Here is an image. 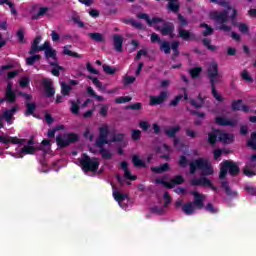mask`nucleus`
<instances>
[{
  "label": "nucleus",
  "mask_w": 256,
  "mask_h": 256,
  "mask_svg": "<svg viewBox=\"0 0 256 256\" xmlns=\"http://www.w3.org/2000/svg\"><path fill=\"white\" fill-rule=\"evenodd\" d=\"M178 165L179 167H181V169H185V167L189 165L191 175H195V173H197V170L202 171L203 177H209L215 174L213 164L211 163V161H209V159L206 158H197L189 163V159H187V156L181 155L179 157Z\"/></svg>",
  "instance_id": "obj_1"
},
{
  "label": "nucleus",
  "mask_w": 256,
  "mask_h": 256,
  "mask_svg": "<svg viewBox=\"0 0 256 256\" xmlns=\"http://www.w3.org/2000/svg\"><path fill=\"white\" fill-rule=\"evenodd\" d=\"M227 173L230 177H237L241 174V168L239 167V162L233 160H224L220 164L219 179L223 181L226 179Z\"/></svg>",
  "instance_id": "obj_2"
},
{
  "label": "nucleus",
  "mask_w": 256,
  "mask_h": 256,
  "mask_svg": "<svg viewBox=\"0 0 256 256\" xmlns=\"http://www.w3.org/2000/svg\"><path fill=\"white\" fill-rule=\"evenodd\" d=\"M78 161L84 173H97V171H99V166L101 165L99 158L91 157L87 153H82Z\"/></svg>",
  "instance_id": "obj_3"
},
{
  "label": "nucleus",
  "mask_w": 256,
  "mask_h": 256,
  "mask_svg": "<svg viewBox=\"0 0 256 256\" xmlns=\"http://www.w3.org/2000/svg\"><path fill=\"white\" fill-rule=\"evenodd\" d=\"M192 195L194 197L193 202H187L182 206V211L185 213V215H193L195 213V209H203L205 207V203L203 200L205 199V196L200 194L197 191H193Z\"/></svg>",
  "instance_id": "obj_4"
},
{
  "label": "nucleus",
  "mask_w": 256,
  "mask_h": 256,
  "mask_svg": "<svg viewBox=\"0 0 256 256\" xmlns=\"http://www.w3.org/2000/svg\"><path fill=\"white\" fill-rule=\"evenodd\" d=\"M189 25V21L183 16L181 13L178 14V37L183 39V41H195L197 39V35L195 33H191L189 30L184 29Z\"/></svg>",
  "instance_id": "obj_5"
},
{
  "label": "nucleus",
  "mask_w": 256,
  "mask_h": 256,
  "mask_svg": "<svg viewBox=\"0 0 256 256\" xmlns=\"http://www.w3.org/2000/svg\"><path fill=\"white\" fill-rule=\"evenodd\" d=\"M210 18L220 25L218 27L219 31H225L226 33H229V31H231V26L225 24L227 23V21H229V9L214 11L210 13Z\"/></svg>",
  "instance_id": "obj_6"
},
{
  "label": "nucleus",
  "mask_w": 256,
  "mask_h": 256,
  "mask_svg": "<svg viewBox=\"0 0 256 256\" xmlns=\"http://www.w3.org/2000/svg\"><path fill=\"white\" fill-rule=\"evenodd\" d=\"M79 141V134L77 133H68L67 138H63V135L58 134L56 136V144L60 149H65V147H69L73 143H77Z\"/></svg>",
  "instance_id": "obj_7"
},
{
  "label": "nucleus",
  "mask_w": 256,
  "mask_h": 256,
  "mask_svg": "<svg viewBox=\"0 0 256 256\" xmlns=\"http://www.w3.org/2000/svg\"><path fill=\"white\" fill-rule=\"evenodd\" d=\"M207 79L210 85H215L219 83V78H221V74H219V64L217 62H212L207 68Z\"/></svg>",
  "instance_id": "obj_8"
},
{
  "label": "nucleus",
  "mask_w": 256,
  "mask_h": 256,
  "mask_svg": "<svg viewBox=\"0 0 256 256\" xmlns=\"http://www.w3.org/2000/svg\"><path fill=\"white\" fill-rule=\"evenodd\" d=\"M99 135L95 142V147H101L102 145H109L111 140H109V134L111 133L109 131V126L107 124H104L102 127L98 129Z\"/></svg>",
  "instance_id": "obj_9"
},
{
  "label": "nucleus",
  "mask_w": 256,
  "mask_h": 256,
  "mask_svg": "<svg viewBox=\"0 0 256 256\" xmlns=\"http://www.w3.org/2000/svg\"><path fill=\"white\" fill-rule=\"evenodd\" d=\"M190 185L192 187H210L211 190L217 193V187L207 177L193 178L190 181Z\"/></svg>",
  "instance_id": "obj_10"
},
{
  "label": "nucleus",
  "mask_w": 256,
  "mask_h": 256,
  "mask_svg": "<svg viewBox=\"0 0 256 256\" xmlns=\"http://www.w3.org/2000/svg\"><path fill=\"white\" fill-rule=\"evenodd\" d=\"M157 31H160L161 35L169 36L171 39H175V26L169 22H164L163 27L158 26Z\"/></svg>",
  "instance_id": "obj_11"
},
{
  "label": "nucleus",
  "mask_w": 256,
  "mask_h": 256,
  "mask_svg": "<svg viewBox=\"0 0 256 256\" xmlns=\"http://www.w3.org/2000/svg\"><path fill=\"white\" fill-rule=\"evenodd\" d=\"M42 85L46 97L49 99H51V97H55V87H53V81L51 79L44 78L42 80Z\"/></svg>",
  "instance_id": "obj_12"
},
{
  "label": "nucleus",
  "mask_w": 256,
  "mask_h": 256,
  "mask_svg": "<svg viewBox=\"0 0 256 256\" xmlns=\"http://www.w3.org/2000/svg\"><path fill=\"white\" fill-rule=\"evenodd\" d=\"M3 101H7V103H15L17 101V94L13 91V84L11 82L7 84L5 99H1L0 103H3Z\"/></svg>",
  "instance_id": "obj_13"
},
{
  "label": "nucleus",
  "mask_w": 256,
  "mask_h": 256,
  "mask_svg": "<svg viewBox=\"0 0 256 256\" xmlns=\"http://www.w3.org/2000/svg\"><path fill=\"white\" fill-rule=\"evenodd\" d=\"M221 188L224 190L226 193L227 197H230L231 199L237 198V191L231 189V186H229V182L227 180H223L221 182Z\"/></svg>",
  "instance_id": "obj_14"
},
{
  "label": "nucleus",
  "mask_w": 256,
  "mask_h": 256,
  "mask_svg": "<svg viewBox=\"0 0 256 256\" xmlns=\"http://www.w3.org/2000/svg\"><path fill=\"white\" fill-rule=\"evenodd\" d=\"M167 99V92H161L158 96H151L150 97V105H161Z\"/></svg>",
  "instance_id": "obj_15"
},
{
  "label": "nucleus",
  "mask_w": 256,
  "mask_h": 256,
  "mask_svg": "<svg viewBox=\"0 0 256 256\" xmlns=\"http://www.w3.org/2000/svg\"><path fill=\"white\" fill-rule=\"evenodd\" d=\"M113 45H114L115 51H117L118 53H123V36L119 34H114Z\"/></svg>",
  "instance_id": "obj_16"
},
{
  "label": "nucleus",
  "mask_w": 256,
  "mask_h": 256,
  "mask_svg": "<svg viewBox=\"0 0 256 256\" xmlns=\"http://www.w3.org/2000/svg\"><path fill=\"white\" fill-rule=\"evenodd\" d=\"M36 110H37V104H35V102H27L26 111L24 113L25 117H29V115H33L35 119H39V115L35 114Z\"/></svg>",
  "instance_id": "obj_17"
},
{
  "label": "nucleus",
  "mask_w": 256,
  "mask_h": 256,
  "mask_svg": "<svg viewBox=\"0 0 256 256\" xmlns=\"http://www.w3.org/2000/svg\"><path fill=\"white\" fill-rule=\"evenodd\" d=\"M42 39L43 37L41 35L35 37V39L31 43L29 55H35L36 53H39V49L41 48V46H39V43H41Z\"/></svg>",
  "instance_id": "obj_18"
},
{
  "label": "nucleus",
  "mask_w": 256,
  "mask_h": 256,
  "mask_svg": "<svg viewBox=\"0 0 256 256\" xmlns=\"http://www.w3.org/2000/svg\"><path fill=\"white\" fill-rule=\"evenodd\" d=\"M219 141L221 143H225L226 145H229L235 141V136L233 134L221 132L219 134Z\"/></svg>",
  "instance_id": "obj_19"
},
{
  "label": "nucleus",
  "mask_w": 256,
  "mask_h": 256,
  "mask_svg": "<svg viewBox=\"0 0 256 256\" xmlns=\"http://www.w3.org/2000/svg\"><path fill=\"white\" fill-rule=\"evenodd\" d=\"M215 121L220 127H235V120H228L225 117H216Z\"/></svg>",
  "instance_id": "obj_20"
},
{
  "label": "nucleus",
  "mask_w": 256,
  "mask_h": 256,
  "mask_svg": "<svg viewBox=\"0 0 256 256\" xmlns=\"http://www.w3.org/2000/svg\"><path fill=\"white\" fill-rule=\"evenodd\" d=\"M152 173H156L157 175H161L162 173H166V171H169L170 166L169 163H164L161 166H152L151 168Z\"/></svg>",
  "instance_id": "obj_21"
},
{
  "label": "nucleus",
  "mask_w": 256,
  "mask_h": 256,
  "mask_svg": "<svg viewBox=\"0 0 256 256\" xmlns=\"http://www.w3.org/2000/svg\"><path fill=\"white\" fill-rule=\"evenodd\" d=\"M183 183H185V178L181 175H176L168 182V189H173L175 185H183Z\"/></svg>",
  "instance_id": "obj_22"
},
{
  "label": "nucleus",
  "mask_w": 256,
  "mask_h": 256,
  "mask_svg": "<svg viewBox=\"0 0 256 256\" xmlns=\"http://www.w3.org/2000/svg\"><path fill=\"white\" fill-rule=\"evenodd\" d=\"M219 135H220V131L219 130H214L212 132L208 133V143L209 145H211L212 147L214 145H216L217 141H219Z\"/></svg>",
  "instance_id": "obj_23"
},
{
  "label": "nucleus",
  "mask_w": 256,
  "mask_h": 256,
  "mask_svg": "<svg viewBox=\"0 0 256 256\" xmlns=\"http://www.w3.org/2000/svg\"><path fill=\"white\" fill-rule=\"evenodd\" d=\"M48 63L51 67H54L51 70L52 75H54V77H59V75H61L60 71H63V66H60L58 61H49Z\"/></svg>",
  "instance_id": "obj_24"
},
{
  "label": "nucleus",
  "mask_w": 256,
  "mask_h": 256,
  "mask_svg": "<svg viewBox=\"0 0 256 256\" xmlns=\"http://www.w3.org/2000/svg\"><path fill=\"white\" fill-rule=\"evenodd\" d=\"M96 147L99 149V153L102 159H106V160L113 159V154L109 150H107V148H105V145L96 146Z\"/></svg>",
  "instance_id": "obj_25"
},
{
  "label": "nucleus",
  "mask_w": 256,
  "mask_h": 256,
  "mask_svg": "<svg viewBox=\"0 0 256 256\" xmlns=\"http://www.w3.org/2000/svg\"><path fill=\"white\" fill-rule=\"evenodd\" d=\"M179 131H181V126L177 125L174 126L168 130L165 131V135H167V137H170V139H175L177 137V133H179Z\"/></svg>",
  "instance_id": "obj_26"
},
{
  "label": "nucleus",
  "mask_w": 256,
  "mask_h": 256,
  "mask_svg": "<svg viewBox=\"0 0 256 256\" xmlns=\"http://www.w3.org/2000/svg\"><path fill=\"white\" fill-rule=\"evenodd\" d=\"M132 163H133L134 167H138V168H142V169L147 168V164L145 163V161L141 160L139 155H134L132 157Z\"/></svg>",
  "instance_id": "obj_27"
},
{
  "label": "nucleus",
  "mask_w": 256,
  "mask_h": 256,
  "mask_svg": "<svg viewBox=\"0 0 256 256\" xmlns=\"http://www.w3.org/2000/svg\"><path fill=\"white\" fill-rule=\"evenodd\" d=\"M44 57L46 61H49V59H52V61H58L57 60V50L50 48V50L44 51Z\"/></svg>",
  "instance_id": "obj_28"
},
{
  "label": "nucleus",
  "mask_w": 256,
  "mask_h": 256,
  "mask_svg": "<svg viewBox=\"0 0 256 256\" xmlns=\"http://www.w3.org/2000/svg\"><path fill=\"white\" fill-rule=\"evenodd\" d=\"M112 188L114 189L113 197H114L115 201H117L118 203H123V201H125L127 199V194H123V193L117 191L115 186H112Z\"/></svg>",
  "instance_id": "obj_29"
},
{
  "label": "nucleus",
  "mask_w": 256,
  "mask_h": 256,
  "mask_svg": "<svg viewBox=\"0 0 256 256\" xmlns=\"http://www.w3.org/2000/svg\"><path fill=\"white\" fill-rule=\"evenodd\" d=\"M123 23H125V25H131L135 29H139L140 31H143V24H141L140 22L135 21V19H133V18L124 19Z\"/></svg>",
  "instance_id": "obj_30"
},
{
  "label": "nucleus",
  "mask_w": 256,
  "mask_h": 256,
  "mask_svg": "<svg viewBox=\"0 0 256 256\" xmlns=\"http://www.w3.org/2000/svg\"><path fill=\"white\" fill-rule=\"evenodd\" d=\"M69 49H71V45L64 46L63 47V54L64 55H68L69 57H75L76 59H81L83 57L79 53L73 52V51H71Z\"/></svg>",
  "instance_id": "obj_31"
},
{
  "label": "nucleus",
  "mask_w": 256,
  "mask_h": 256,
  "mask_svg": "<svg viewBox=\"0 0 256 256\" xmlns=\"http://www.w3.org/2000/svg\"><path fill=\"white\" fill-rule=\"evenodd\" d=\"M17 113V106L12 107L11 109L5 110L3 117L6 119L7 123L13 119V114Z\"/></svg>",
  "instance_id": "obj_32"
},
{
  "label": "nucleus",
  "mask_w": 256,
  "mask_h": 256,
  "mask_svg": "<svg viewBox=\"0 0 256 256\" xmlns=\"http://www.w3.org/2000/svg\"><path fill=\"white\" fill-rule=\"evenodd\" d=\"M37 151L35 146L24 145L20 150L21 155H33Z\"/></svg>",
  "instance_id": "obj_33"
},
{
  "label": "nucleus",
  "mask_w": 256,
  "mask_h": 256,
  "mask_svg": "<svg viewBox=\"0 0 256 256\" xmlns=\"http://www.w3.org/2000/svg\"><path fill=\"white\" fill-rule=\"evenodd\" d=\"M41 61V55L39 54H32V56L26 58V65L33 66L35 63Z\"/></svg>",
  "instance_id": "obj_34"
},
{
  "label": "nucleus",
  "mask_w": 256,
  "mask_h": 256,
  "mask_svg": "<svg viewBox=\"0 0 256 256\" xmlns=\"http://www.w3.org/2000/svg\"><path fill=\"white\" fill-rule=\"evenodd\" d=\"M247 147H250L252 151H256V131L250 134V139L247 141Z\"/></svg>",
  "instance_id": "obj_35"
},
{
  "label": "nucleus",
  "mask_w": 256,
  "mask_h": 256,
  "mask_svg": "<svg viewBox=\"0 0 256 256\" xmlns=\"http://www.w3.org/2000/svg\"><path fill=\"white\" fill-rule=\"evenodd\" d=\"M202 44L204 45V47H206V49H208V51H211L212 53H215V51H217V46L211 45V39L209 38H203Z\"/></svg>",
  "instance_id": "obj_36"
},
{
  "label": "nucleus",
  "mask_w": 256,
  "mask_h": 256,
  "mask_svg": "<svg viewBox=\"0 0 256 256\" xmlns=\"http://www.w3.org/2000/svg\"><path fill=\"white\" fill-rule=\"evenodd\" d=\"M198 99L200 103H197V101H195L194 99H189L190 105H192V107H195V109H201L203 107V103H205V98L201 97V94L198 95Z\"/></svg>",
  "instance_id": "obj_37"
},
{
  "label": "nucleus",
  "mask_w": 256,
  "mask_h": 256,
  "mask_svg": "<svg viewBox=\"0 0 256 256\" xmlns=\"http://www.w3.org/2000/svg\"><path fill=\"white\" fill-rule=\"evenodd\" d=\"M87 94L90 96V97H94V99H96L97 101H99L100 103L104 101V97L103 96H99L97 95V93H95V90H93V88L91 86H88L87 89Z\"/></svg>",
  "instance_id": "obj_38"
},
{
  "label": "nucleus",
  "mask_w": 256,
  "mask_h": 256,
  "mask_svg": "<svg viewBox=\"0 0 256 256\" xmlns=\"http://www.w3.org/2000/svg\"><path fill=\"white\" fill-rule=\"evenodd\" d=\"M202 71H203V68H201V67H194V68L189 70V73H190V76L193 79H198V77H201Z\"/></svg>",
  "instance_id": "obj_39"
},
{
  "label": "nucleus",
  "mask_w": 256,
  "mask_h": 256,
  "mask_svg": "<svg viewBox=\"0 0 256 256\" xmlns=\"http://www.w3.org/2000/svg\"><path fill=\"white\" fill-rule=\"evenodd\" d=\"M125 141V134L117 133L112 136L110 143H123Z\"/></svg>",
  "instance_id": "obj_40"
},
{
  "label": "nucleus",
  "mask_w": 256,
  "mask_h": 256,
  "mask_svg": "<svg viewBox=\"0 0 256 256\" xmlns=\"http://www.w3.org/2000/svg\"><path fill=\"white\" fill-rule=\"evenodd\" d=\"M72 87L69 86L67 83L62 82L61 84V93L63 97H67V95H71Z\"/></svg>",
  "instance_id": "obj_41"
},
{
  "label": "nucleus",
  "mask_w": 256,
  "mask_h": 256,
  "mask_svg": "<svg viewBox=\"0 0 256 256\" xmlns=\"http://www.w3.org/2000/svg\"><path fill=\"white\" fill-rule=\"evenodd\" d=\"M90 39L93 41H96L97 43H103L105 41V38H103V34L95 32V33H89L88 34Z\"/></svg>",
  "instance_id": "obj_42"
},
{
  "label": "nucleus",
  "mask_w": 256,
  "mask_h": 256,
  "mask_svg": "<svg viewBox=\"0 0 256 256\" xmlns=\"http://www.w3.org/2000/svg\"><path fill=\"white\" fill-rule=\"evenodd\" d=\"M160 51H163L165 55H169L171 53V44L167 41L161 42Z\"/></svg>",
  "instance_id": "obj_43"
},
{
  "label": "nucleus",
  "mask_w": 256,
  "mask_h": 256,
  "mask_svg": "<svg viewBox=\"0 0 256 256\" xmlns=\"http://www.w3.org/2000/svg\"><path fill=\"white\" fill-rule=\"evenodd\" d=\"M70 111L72 113V115H79V111L81 110V107L79 106V104H77V102L70 100Z\"/></svg>",
  "instance_id": "obj_44"
},
{
  "label": "nucleus",
  "mask_w": 256,
  "mask_h": 256,
  "mask_svg": "<svg viewBox=\"0 0 256 256\" xmlns=\"http://www.w3.org/2000/svg\"><path fill=\"white\" fill-rule=\"evenodd\" d=\"M210 85H211L212 95H213L214 99H216V101H219L221 103L224 100L223 96H221L217 92V87L215 86V84H210Z\"/></svg>",
  "instance_id": "obj_45"
},
{
  "label": "nucleus",
  "mask_w": 256,
  "mask_h": 256,
  "mask_svg": "<svg viewBox=\"0 0 256 256\" xmlns=\"http://www.w3.org/2000/svg\"><path fill=\"white\" fill-rule=\"evenodd\" d=\"M243 105V100L242 99H238V100H233L232 101V111H241V107Z\"/></svg>",
  "instance_id": "obj_46"
},
{
  "label": "nucleus",
  "mask_w": 256,
  "mask_h": 256,
  "mask_svg": "<svg viewBox=\"0 0 256 256\" xmlns=\"http://www.w3.org/2000/svg\"><path fill=\"white\" fill-rule=\"evenodd\" d=\"M47 11H49V8H47V7L39 8L38 13L32 16V20L35 21V20L39 19V17H43V15H45L47 13Z\"/></svg>",
  "instance_id": "obj_47"
},
{
  "label": "nucleus",
  "mask_w": 256,
  "mask_h": 256,
  "mask_svg": "<svg viewBox=\"0 0 256 256\" xmlns=\"http://www.w3.org/2000/svg\"><path fill=\"white\" fill-rule=\"evenodd\" d=\"M240 77L243 79V81H247V83H253V77L249 74V71L243 70L240 74Z\"/></svg>",
  "instance_id": "obj_48"
},
{
  "label": "nucleus",
  "mask_w": 256,
  "mask_h": 256,
  "mask_svg": "<svg viewBox=\"0 0 256 256\" xmlns=\"http://www.w3.org/2000/svg\"><path fill=\"white\" fill-rule=\"evenodd\" d=\"M150 211L155 215H165V209L162 206H153Z\"/></svg>",
  "instance_id": "obj_49"
},
{
  "label": "nucleus",
  "mask_w": 256,
  "mask_h": 256,
  "mask_svg": "<svg viewBox=\"0 0 256 256\" xmlns=\"http://www.w3.org/2000/svg\"><path fill=\"white\" fill-rule=\"evenodd\" d=\"M102 67H103V71H104V73H106V75H115V73H117V69L114 67H111L106 64H104Z\"/></svg>",
  "instance_id": "obj_50"
},
{
  "label": "nucleus",
  "mask_w": 256,
  "mask_h": 256,
  "mask_svg": "<svg viewBox=\"0 0 256 256\" xmlns=\"http://www.w3.org/2000/svg\"><path fill=\"white\" fill-rule=\"evenodd\" d=\"M135 81H136L135 76L125 75L124 79H123V85H124V87H127V85H133V83H135Z\"/></svg>",
  "instance_id": "obj_51"
},
{
  "label": "nucleus",
  "mask_w": 256,
  "mask_h": 256,
  "mask_svg": "<svg viewBox=\"0 0 256 256\" xmlns=\"http://www.w3.org/2000/svg\"><path fill=\"white\" fill-rule=\"evenodd\" d=\"M132 99L133 98L131 96H120L115 99V103H117L118 105H121L123 103H129V101H131Z\"/></svg>",
  "instance_id": "obj_52"
},
{
  "label": "nucleus",
  "mask_w": 256,
  "mask_h": 256,
  "mask_svg": "<svg viewBox=\"0 0 256 256\" xmlns=\"http://www.w3.org/2000/svg\"><path fill=\"white\" fill-rule=\"evenodd\" d=\"M251 169L253 168L246 164V166L243 168V174L246 175V177H255V171Z\"/></svg>",
  "instance_id": "obj_53"
},
{
  "label": "nucleus",
  "mask_w": 256,
  "mask_h": 256,
  "mask_svg": "<svg viewBox=\"0 0 256 256\" xmlns=\"http://www.w3.org/2000/svg\"><path fill=\"white\" fill-rule=\"evenodd\" d=\"M211 3H217L218 5H221V7H225L228 10H231V4L225 0H210Z\"/></svg>",
  "instance_id": "obj_54"
},
{
  "label": "nucleus",
  "mask_w": 256,
  "mask_h": 256,
  "mask_svg": "<svg viewBox=\"0 0 256 256\" xmlns=\"http://www.w3.org/2000/svg\"><path fill=\"white\" fill-rule=\"evenodd\" d=\"M205 209L208 213H211L212 215H217V213H219V209H217L213 204L208 203L205 206Z\"/></svg>",
  "instance_id": "obj_55"
},
{
  "label": "nucleus",
  "mask_w": 256,
  "mask_h": 256,
  "mask_svg": "<svg viewBox=\"0 0 256 256\" xmlns=\"http://www.w3.org/2000/svg\"><path fill=\"white\" fill-rule=\"evenodd\" d=\"M126 109H130L132 111H141V109H143V104H141L140 102L130 104L126 106Z\"/></svg>",
  "instance_id": "obj_56"
},
{
  "label": "nucleus",
  "mask_w": 256,
  "mask_h": 256,
  "mask_svg": "<svg viewBox=\"0 0 256 256\" xmlns=\"http://www.w3.org/2000/svg\"><path fill=\"white\" fill-rule=\"evenodd\" d=\"M148 55L147 49H141L137 52L134 61H140L141 57H148Z\"/></svg>",
  "instance_id": "obj_57"
},
{
  "label": "nucleus",
  "mask_w": 256,
  "mask_h": 256,
  "mask_svg": "<svg viewBox=\"0 0 256 256\" xmlns=\"http://www.w3.org/2000/svg\"><path fill=\"white\" fill-rule=\"evenodd\" d=\"M182 99H183V94H179L175 96V98L172 101H170L169 107H177V105H179V101H181Z\"/></svg>",
  "instance_id": "obj_58"
},
{
  "label": "nucleus",
  "mask_w": 256,
  "mask_h": 256,
  "mask_svg": "<svg viewBox=\"0 0 256 256\" xmlns=\"http://www.w3.org/2000/svg\"><path fill=\"white\" fill-rule=\"evenodd\" d=\"M16 37L18 38L19 43H25V33L23 32V28H20L16 32Z\"/></svg>",
  "instance_id": "obj_59"
},
{
  "label": "nucleus",
  "mask_w": 256,
  "mask_h": 256,
  "mask_svg": "<svg viewBox=\"0 0 256 256\" xmlns=\"http://www.w3.org/2000/svg\"><path fill=\"white\" fill-rule=\"evenodd\" d=\"M244 191L248 193V195H256V187L251 185H246L244 187Z\"/></svg>",
  "instance_id": "obj_60"
},
{
  "label": "nucleus",
  "mask_w": 256,
  "mask_h": 256,
  "mask_svg": "<svg viewBox=\"0 0 256 256\" xmlns=\"http://www.w3.org/2000/svg\"><path fill=\"white\" fill-rule=\"evenodd\" d=\"M214 160L218 161L221 158V155H223V153H229V152H225V150L223 149H216L214 150Z\"/></svg>",
  "instance_id": "obj_61"
},
{
  "label": "nucleus",
  "mask_w": 256,
  "mask_h": 256,
  "mask_svg": "<svg viewBox=\"0 0 256 256\" xmlns=\"http://www.w3.org/2000/svg\"><path fill=\"white\" fill-rule=\"evenodd\" d=\"M30 79L28 77H22L20 79L19 85L22 88L29 87Z\"/></svg>",
  "instance_id": "obj_62"
},
{
  "label": "nucleus",
  "mask_w": 256,
  "mask_h": 256,
  "mask_svg": "<svg viewBox=\"0 0 256 256\" xmlns=\"http://www.w3.org/2000/svg\"><path fill=\"white\" fill-rule=\"evenodd\" d=\"M238 29H239L240 33L246 34L249 31V26L245 23H240L238 25Z\"/></svg>",
  "instance_id": "obj_63"
},
{
  "label": "nucleus",
  "mask_w": 256,
  "mask_h": 256,
  "mask_svg": "<svg viewBox=\"0 0 256 256\" xmlns=\"http://www.w3.org/2000/svg\"><path fill=\"white\" fill-rule=\"evenodd\" d=\"M246 165H248L249 167H252V169H256V154H253L250 157V163Z\"/></svg>",
  "instance_id": "obj_64"
}]
</instances>
